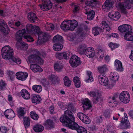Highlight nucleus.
Listing matches in <instances>:
<instances>
[{"label":"nucleus","instance_id":"1","mask_svg":"<svg viewBox=\"0 0 133 133\" xmlns=\"http://www.w3.org/2000/svg\"><path fill=\"white\" fill-rule=\"evenodd\" d=\"M72 113L69 110L65 111L64 115L60 118V121L62 123L66 124V126L69 128L76 130L79 125L75 122V118Z\"/></svg>","mask_w":133,"mask_h":133},{"label":"nucleus","instance_id":"2","mask_svg":"<svg viewBox=\"0 0 133 133\" xmlns=\"http://www.w3.org/2000/svg\"><path fill=\"white\" fill-rule=\"evenodd\" d=\"M2 55V58L5 59L12 61L18 64H20V59L13 56L14 50L13 48L9 45H7L3 47L1 49Z\"/></svg>","mask_w":133,"mask_h":133},{"label":"nucleus","instance_id":"3","mask_svg":"<svg viewBox=\"0 0 133 133\" xmlns=\"http://www.w3.org/2000/svg\"><path fill=\"white\" fill-rule=\"evenodd\" d=\"M78 22L75 20H68L63 22L61 24V28L65 31L74 30L78 25Z\"/></svg>","mask_w":133,"mask_h":133},{"label":"nucleus","instance_id":"4","mask_svg":"<svg viewBox=\"0 0 133 133\" xmlns=\"http://www.w3.org/2000/svg\"><path fill=\"white\" fill-rule=\"evenodd\" d=\"M40 55L39 52L37 51L35 54L31 55L28 57L26 61L31 64L34 63L43 64V60L40 57Z\"/></svg>","mask_w":133,"mask_h":133},{"label":"nucleus","instance_id":"5","mask_svg":"<svg viewBox=\"0 0 133 133\" xmlns=\"http://www.w3.org/2000/svg\"><path fill=\"white\" fill-rule=\"evenodd\" d=\"M26 34H36L39 33L40 30V28L38 27L32 26L30 24H28L26 25Z\"/></svg>","mask_w":133,"mask_h":133},{"label":"nucleus","instance_id":"6","mask_svg":"<svg viewBox=\"0 0 133 133\" xmlns=\"http://www.w3.org/2000/svg\"><path fill=\"white\" fill-rule=\"evenodd\" d=\"M88 94L93 97L92 101L94 104L99 103L102 100L101 94L97 92L91 91L88 93Z\"/></svg>","mask_w":133,"mask_h":133},{"label":"nucleus","instance_id":"7","mask_svg":"<svg viewBox=\"0 0 133 133\" xmlns=\"http://www.w3.org/2000/svg\"><path fill=\"white\" fill-rule=\"evenodd\" d=\"M52 3L50 0H42V4H39V6L43 11L48 10L51 8Z\"/></svg>","mask_w":133,"mask_h":133},{"label":"nucleus","instance_id":"8","mask_svg":"<svg viewBox=\"0 0 133 133\" xmlns=\"http://www.w3.org/2000/svg\"><path fill=\"white\" fill-rule=\"evenodd\" d=\"M119 98L121 101L125 104L128 103L130 100V96L128 92L124 91L120 94Z\"/></svg>","mask_w":133,"mask_h":133},{"label":"nucleus","instance_id":"9","mask_svg":"<svg viewBox=\"0 0 133 133\" xmlns=\"http://www.w3.org/2000/svg\"><path fill=\"white\" fill-rule=\"evenodd\" d=\"M69 62L72 67H76L81 64V61L79 58L76 55H73L70 58Z\"/></svg>","mask_w":133,"mask_h":133},{"label":"nucleus","instance_id":"10","mask_svg":"<svg viewBox=\"0 0 133 133\" xmlns=\"http://www.w3.org/2000/svg\"><path fill=\"white\" fill-rule=\"evenodd\" d=\"M0 30L5 34H8L9 32L7 24L4 21L2 20L0 21Z\"/></svg>","mask_w":133,"mask_h":133},{"label":"nucleus","instance_id":"11","mask_svg":"<svg viewBox=\"0 0 133 133\" xmlns=\"http://www.w3.org/2000/svg\"><path fill=\"white\" fill-rule=\"evenodd\" d=\"M98 79L100 83L102 85H106L108 84V79L104 74H100L98 76Z\"/></svg>","mask_w":133,"mask_h":133},{"label":"nucleus","instance_id":"12","mask_svg":"<svg viewBox=\"0 0 133 133\" xmlns=\"http://www.w3.org/2000/svg\"><path fill=\"white\" fill-rule=\"evenodd\" d=\"M38 36V40L37 43L38 44H40L41 43L44 42L43 39L46 40L48 38V35L45 33L41 32L39 30L38 34H37Z\"/></svg>","mask_w":133,"mask_h":133},{"label":"nucleus","instance_id":"13","mask_svg":"<svg viewBox=\"0 0 133 133\" xmlns=\"http://www.w3.org/2000/svg\"><path fill=\"white\" fill-rule=\"evenodd\" d=\"M118 7L121 11L124 13H126L125 10L127 9H129L131 7V5L127 1L124 2L119 3Z\"/></svg>","mask_w":133,"mask_h":133},{"label":"nucleus","instance_id":"14","mask_svg":"<svg viewBox=\"0 0 133 133\" xmlns=\"http://www.w3.org/2000/svg\"><path fill=\"white\" fill-rule=\"evenodd\" d=\"M110 77L111 79V82L112 83L111 84H109L110 85L109 88H111L114 86L115 82L118 79V77L117 74L116 72H111L110 74Z\"/></svg>","mask_w":133,"mask_h":133},{"label":"nucleus","instance_id":"15","mask_svg":"<svg viewBox=\"0 0 133 133\" xmlns=\"http://www.w3.org/2000/svg\"><path fill=\"white\" fill-rule=\"evenodd\" d=\"M77 116L83 122L89 124L90 122V121L88 117L81 112L78 113Z\"/></svg>","mask_w":133,"mask_h":133},{"label":"nucleus","instance_id":"16","mask_svg":"<svg viewBox=\"0 0 133 133\" xmlns=\"http://www.w3.org/2000/svg\"><path fill=\"white\" fill-rule=\"evenodd\" d=\"M119 31L123 33L124 32H128L131 31L132 29L131 26L125 24L119 26L118 28Z\"/></svg>","mask_w":133,"mask_h":133},{"label":"nucleus","instance_id":"17","mask_svg":"<svg viewBox=\"0 0 133 133\" xmlns=\"http://www.w3.org/2000/svg\"><path fill=\"white\" fill-rule=\"evenodd\" d=\"M26 30L24 29L19 30L16 32L15 37L17 41V43L22 41L23 36L24 34L26 33Z\"/></svg>","mask_w":133,"mask_h":133},{"label":"nucleus","instance_id":"18","mask_svg":"<svg viewBox=\"0 0 133 133\" xmlns=\"http://www.w3.org/2000/svg\"><path fill=\"white\" fill-rule=\"evenodd\" d=\"M26 30L24 29L19 30L16 32L15 37L17 41V43L22 41L23 36L24 34L26 33Z\"/></svg>","mask_w":133,"mask_h":133},{"label":"nucleus","instance_id":"19","mask_svg":"<svg viewBox=\"0 0 133 133\" xmlns=\"http://www.w3.org/2000/svg\"><path fill=\"white\" fill-rule=\"evenodd\" d=\"M26 30L24 29L19 30L16 32L15 37L17 41V43L22 41L23 36L24 34L26 33Z\"/></svg>","mask_w":133,"mask_h":133},{"label":"nucleus","instance_id":"20","mask_svg":"<svg viewBox=\"0 0 133 133\" xmlns=\"http://www.w3.org/2000/svg\"><path fill=\"white\" fill-rule=\"evenodd\" d=\"M26 30L24 29L19 30L16 32L15 37L17 41V43L22 41L23 36L24 34L26 33Z\"/></svg>","mask_w":133,"mask_h":133},{"label":"nucleus","instance_id":"21","mask_svg":"<svg viewBox=\"0 0 133 133\" xmlns=\"http://www.w3.org/2000/svg\"><path fill=\"white\" fill-rule=\"evenodd\" d=\"M88 57L91 58L94 57L95 55V52L93 50V48L90 47L87 48L85 50L84 53Z\"/></svg>","mask_w":133,"mask_h":133},{"label":"nucleus","instance_id":"22","mask_svg":"<svg viewBox=\"0 0 133 133\" xmlns=\"http://www.w3.org/2000/svg\"><path fill=\"white\" fill-rule=\"evenodd\" d=\"M109 17L115 21H117L121 17L119 12L112 11L110 12L108 14Z\"/></svg>","mask_w":133,"mask_h":133},{"label":"nucleus","instance_id":"23","mask_svg":"<svg viewBox=\"0 0 133 133\" xmlns=\"http://www.w3.org/2000/svg\"><path fill=\"white\" fill-rule=\"evenodd\" d=\"M4 114L8 118H11L15 116V115L13 111L11 109H9L6 110L4 112Z\"/></svg>","mask_w":133,"mask_h":133},{"label":"nucleus","instance_id":"24","mask_svg":"<svg viewBox=\"0 0 133 133\" xmlns=\"http://www.w3.org/2000/svg\"><path fill=\"white\" fill-rule=\"evenodd\" d=\"M16 75L17 79L22 81L25 80L28 76V74L26 72L17 73Z\"/></svg>","mask_w":133,"mask_h":133},{"label":"nucleus","instance_id":"25","mask_svg":"<svg viewBox=\"0 0 133 133\" xmlns=\"http://www.w3.org/2000/svg\"><path fill=\"white\" fill-rule=\"evenodd\" d=\"M112 6V4L111 1L110 0H107L105 1L104 4L102 5V8L104 11H107L110 9Z\"/></svg>","mask_w":133,"mask_h":133},{"label":"nucleus","instance_id":"26","mask_svg":"<svg viewBox=\"0 0 133 133\" xmlns=\"http://www.w3.org/2000/svg\"><path fill=\"white\" fill-rule=\"evenodd\" d=\"M31 101L33 103H38L41 102V99L38 95L35 94H32L31 96Z\"/></svg>","mask_w":133,"mask_h":133},{"label":"nucleus","instance_id":"27","mask_svg":"<svg viewBox=\"0 0 133 133\" xmlns=\"http://www.w3.org/2000/svg\"><path fill=\"white\" fill-rule=\"evenodd\" d=\"M21 95L22 97L25 99H30V96L29 92L25 89H23L21 91Z\"/></svg>","mask_w":133,"mask_h":133},{"label":"nucleus","instance_id":"28","mask_svg":"<svg viewBox=\"0 0 133 133\" xmlns=\"http://www.w3.org/2000/svg\"><path fill=\"white\" fill-rule=\"evenodd\" d=\"M83 107L84 109H89L92 107L91 102L88 99H85L83 103Z\"/></svg>","mask_w":133,"mask_h":133},{"label":"nucleus","instance_id":"29","mask_svg":"<svg viewBox=\"0 0 133 133\" xmlns=\"http://www.w3.org/2000/svg\"><path fill=\"white\" fill-rule=\"evenodd\" d=\"M30 68L34 72H41L42 71V69L38 65L35 64H30Z\"/></svg>","mask_w":133,"mask_h":133},{"label":"nucleus","instance_id":"30","mask_svg":"<svg viewBox=\"0 0 133 133\" xmlns=\"http://www.w3.org/2000/svg\"><path fill=\"white\" fill-rule=\"evenodd\" d=\"M28 20L32 22H34L38 20V18L35 14L34 13H29L28 15Z\"/></svg>","mask_w":133,"mask_h":133},{"label":"nucleus","instance_id":"31","mask_svg":"<svg viewBox=\"0 0 133 133\" xmlns=\"http://www.w3.org/2000/svg\"><path fill=\"white\" fill-rule=\"evenodd\" d=\"M124 38L128 41H133V32L130 31L126 32L124 36Z\"/></svg>","mask_w":133,"mask_h":133},{"label":"nucleus","instance_id":"32","mask_svg":"<svg viewBox=\"0 0 133 133\" xmlns=\"http://www.w3.org/2000/svg\"><path fill=\"white\" fill-rule=\"evenodd\" d=\"M56 57L59 60L67 59V55L65 52H57L56 54Z\"/></svg>","mask_w":133,"mask_h":133},{"label":"nucleus","instance_id":"33","mask_svg":"<svg viewBox=\"0 0 133 133\" xmlns=\"http://www.w3.org/2000/svg\"><path fill=\"white\" fill-rule=\"evenodd\" d=\"M115 66L117 70L119 71H122L123 68L122 63L118 60H116L115 62Z\"/></svg>","mask_w":133,"mask_h":133},{"label":"nucleus","instance_id":"34","mask_svg":"<svg viewBox=\"0 0 133 133\" xmlns=\"http://www.w3.org/2000/svg\"><path fill=\"white\" fill-rule=\"evenodd\" d=\"M53 41L54 43L61 44L63 41V37L59 35H57L54 37Z\"/></svg>","mask_w":133,"mask_h":133},{"label":"nucleus","instance_id":"35","mask_svg":"<svg viewBox=\"0 0 133 133\" xmlns=\"http://www.w3.org/2000/svg\"><path fill=\"white\" fill-rule=\"evenodd\" d=\"M86 48L87 46L86 45L83 43H81L77 48V50L79 54H83L85 52Z\"/></svg>","mask_w":133,"mask_h":133},{"label":"nucleus","instance_id":"36","mask_svg":"<svg viewBox=\"0 0 133 133\" xmlns=\"http://www.w3.org/2000/svg\"><path fill=\"white\" fill-rule=\"evenodd\" d=\"M102 30V26L101 27L96 26L92 28V33L95 36H96L99 34V32H101Z\"/></svg>","mask_w":133,"mask_h":133},{"label":"nucleus","instance_id":"37","mask_svg":"<svg viewBox=\"0 0 133 133\" xmlns=\"http://www.w3.org/2000/svg\"><path fill=\"white\" fill-rule=\"evenodd\" d=\"M118 94H115L112 98H111V101L109 102V103L110 104V105L111 106H114L117 103V102L115 101V100L118 97Z\"/></svg>","mask_w":133,"mask_h":133},{"label":"nucleus","instance_id":"38","mask_svg":"<svg viewBox=\"0 0 133 133\" xmlns=\"http://www.w3.org/2000/svg\"><path fill=\"white\" fill-rule=\"evenodd\" d=\"M26 110L25 108L20 107L18 110L17 112L19 117L21 118L26 113Z\"/></svg>","mask_w":133,"mask_h":133},{"label":"nucleus","instance_id":"39","mask_svg":"<svg viewBox=\"0 0 133 133\" xmlns=\"http://www.w3.org/2000/svg\"><path fill=\"white\" fill-rule=\"evenodd\" d=\"M87 77L85 79V81L87 82H92L94 80L92 77V74L90 71H88L87 72Z\"/></svg>","mask_w":133,"mask_h":133},{"label":"nucleus","instance_id":"40","mask_svg":"<svg viewBox=\"0 0 133 133\" xmlns=\"http://www.w3.org/2000/svg\"><path fill=\"white\" fill-rule=\"evenodd\" d=\"M33 129L37 132H41L44 129L43 127L41 125L37 124L33 127Z\"/></svg>","mask_w":133,"mask_h":133},{"label":"nucleus","instance_id":"41","mask_svg":"<svg viewBox=\"0 0 133 133\" xmlns=\"http://www.w3.org/2000/svg\"><path fill=\"white\" fill-rule=\"evenodd\" d=\"M120 125L122 128L126 129L130 127V123L127 120H124L123 121L122 120L121 121Z\"/></svg>","mask_w":133,"mask_h":133},{"label":"nucleus","instance_id":"42","mask_svg":"<svg viewBox=\"0 0 133 133\" xmlns=\"http://www.w3.org/2000/svg\"><path fill=\"white\" fill-rule=\"evenodd\" d=\"M86 14L87 15V19L90 21L92 20L94 17L95 12L93 10L87 12Z\"/></svg>","mask_w":133,"mask_h":133},{"label":"nucleus","instance_id":"43","mask_svg":"<svg viewBox=\"0 0 133 133\" xmlns=\"http://www.w3.org/2000/svg\"><path fill=\"white\" fill-rule=\"evenodd\" d=\"M97 68L98 71L101 74H104L107 70V66L106 65L99 66Z\"/></svg>","mask_w":133,"mask_h":133},{"label":"nucleus","instance_id":"44","mask_svg":"<svg viewBox=\"0 0 133 133\" xmlns=\"http://www.w3.org/2000/svg\"><path fill=\"white\" fill-rule=\"evenodd\" d=\"M54 46L53 47V49L55 51H58L61 50L63 48V46L61 44L54 43Z\"/></svg>","mask_w":133,"mask_h":133},{"label":"nucleus","instance_id":"45","mask_svg":"<svg viewBox=\"0 0 133 133\" xmlns=\"http://www.w3.org/2000/svg\"><path fill=\"white\" fill-rule=\"evenodd\" d=\"M45 126L47 128H54V124L52 120L48 119L45 124Z\"/></svg>","mask_w":133,"mask_h":133},{"label":"nucleus","instance_id":"46","mask_svg":"<svg viewBox=\"0 0 133 133\" xmlns=\"http://www.w3.org/2000/svg\"><path fill=\"white\" fill-rule=\"evenodd\" d=\"M79 79V78L77 76L74 77L73 79L75 85L78 88H79L81 86V82Z\"/></svg>","mask_w":133,"mask_h":133},{"label":"nucleus","instance_id":"47","mask_svg":"<svg viewBox=\"0 0 133 133\" xmlns=\"http://www.w3.org/2000/svg\"><path fill=\"white\" fill-rule=\"evenodd\" d=\"M54 68L55 70L58 72L61 71L63 68V66L61 64L59 63H56L54 65Z\"/></svg>","mask_w":133,"mask_h":133},{"label":"nucleus","instance_id":"48","mask_svg":"<svg viewBox=\"0 0 133 133\" xmlns=\"http://www.w3.org/2000/svg\"><path fill=\"white\" fill-rule=\"evenodd\" d=\"M32 89L36 92L39 93L41 92L42 90V88L41 86L35 85L32 87Z\"/></svg>","mask_w":133,"mask_h":133},{"label":"nucleus","instance_id":"49","mask_svg":"<svg viewBox=\"0 0 133 133\" xmlns=\"http://www.w3.org/2000/svg\"><path fill=\"white\" fill-rule=\"evenodd\" d=\"M64 85L68 87H70L71 85V81L67 76H65L63 78Z\"/></svg>","mask_w":133,"mask_h":133},{"label":"nucleus","instance_id":"50","mask_svg":"<svg viewBox=\"0 0 133 133\" xmlns=\"http://www.w3.org/2000/svg\"><path fill=\"white\" fill-rule=\"evenodd\" d=\"M83 29L80 26L77 28V32L79 34V36L81 37H84L85 36V34L83 31Z\"/></svg>","mask_w":133,"mask_h":133},{"label":"nucleus","instance_id":"51","mask_svg":"<svg viewBox=\"0 0 133 133\" xmlns=\"http://www.w3.org/2000/svg\"><path fill=\"white\" fill-rule=\"evenodd\" d=\"M76 131L78 133H87V131L86 128L80 126H79Z\"/></svg>","mask_w":133,"mask_h":133},{"label":"nucleus","instance_id":"52","mask_svg":"<svg viewBox=\"0 0 133 133\" xmlns=\"http://www.w3.org/2000/svg\"><path fill=\"white\" fill-rule=\"evenodd\" d=\"M49 79L54 83H55L57 81L58 79V77L54 75L51 74L49 76Z\"/></svg>","mask_w":133,"mask_h":133},{"label":"nucleus","instance_id":"53","mask_svg":"<svg viewBox=\"0 0 133 133\" xmlns=\"http://www.w3.org/2000/svg\"><path fill=\"white\" fill-rule=\"evenodd\" d=\"M101 25L103 26L102 28L104 29L105 30L109 32L110 30V27L107 24L106 22L105 21H102L101 23Z\"/></svg>","mask_w":133,"mask_h":133},{"label":"nucleus","instance_id":"54","mask_svg":"<svg viewBox=\"0 0 133 133\" xmlns=\"http://www.w3.org/2000/svg\"><path fill=\"white\" fill-rule=\"evenodd\" d=\"M6 84L3 80L0 81V90H3L6 89Z\"/></svg>","mask_w":133,"mask_h":133},{"label":"nucleus","instance_id":"55","mask_svg":"<svg viewBox=\"0 0 133 133\" xmlns=\"http://www.w3.org/2000/svg\"><path fill=\"white\" fill-rule=\"evenodd\" d=\"M24 124L25 128L28 127L30 125V119L28 117H25L24 118Z\"/></svg>","mask_w":133,"mask_h":133},{"label":"nucleus","instance_id":"56","mask_svg":"<svg viewBox=\"0 0 133 133\" xmlns=\"http://www.w3.org/2000/svg\"><path fill=\"white\" fill-rule=\"evenodd\" d=\"M17 44L19 45V47L21 49L22 48L27 49L28 47V45L25 43L22 42V41L17 43Z\"/></svg>","mask_w":133,"mask_h":133},{"label":"nucleus","instance_id":"57","mask_svg":"<svg viewBox=\"0 0 133 133\" xmlns=\"http://www.w3.org/2000/svg\"><path fill=\"white\" fill-rule=\"evenodd\" d=\"M30 115L31 117L35 120H37L38 118V115L34 111H32L30 113Z\"/></svg>","mask_w":133,"mask_h":133},{"label":"nucleus","instance_id":"58","mask_svg":"<svg viewBox=\"0 0 133 133\" xmlns=\"http://www.w3.org/2000/svg\"><path fill=\"white\" fill-rule=\"evenodd\" d=\"M96 2V0H87L85 4L87 6H92Z\"/></svg>","mask_w":133,"mask_h":133},{"label":"nucleus","instance_id":"59","mask_svg":"<svg viewBox=\"0 0 133 133\" xmlns=\"http://www.w3.org/2000/svg\"><path fill=\"white\" fill-rule=\"evenodd\" d=\"M41 83L44 87H46L50 84L49 82L45 78L41 80Z\"/></svg>","mask_w":133,"mask_h":133},{"label":"nucleus","instance_id":"60","mask_svg":"<svg viewBox=\"0 0 133 133\" xmlns=\"http://www.w3.org/2000/svg\"><path fill=\"white\" fill-rule=\"evenodd\" d=\"M109 46L111 48V50H113L118 47L117 45L116 44L113 43L111 42L109 44Z\"/></svg>","mask_w":133,"mask_h":133},{"label":"nucleus","instance_id":"61","mask_svg":"<svg viewBox=\"0 0 133 133\" xmlns=\"http://www.w3.org/2000/svg\"><path fill=\"white\" fill-rule=\"evenodd\" d=\"M24 37L26 39L28 42H31L34 41V39H33V38L30 35H24Z\"/></svg>","mask_w":133,"mask_h":133},{"label":"nucleus","instance_id":"62","mask_svg":"<svg viewBox=\"0 0 133 133\" xmlns=\"http://www.w3.org/2000/svg\"><path fill=\"white\" fill-rule=\"evenodd\" d=\"M8 75L11 79L14 77L15 73L12 71H9L7 72Z\"/></svg>","mask_w":133,"mask_h":133},{"label":"nucleus","instance_id":"63","mask_svg":"<svg viewBox=\"0 0 133 133\" xmlns=\"http://www.w3.org/2000/svg\"><path fill=\"white\" fill-rule=\"evenodd\" d=\"M103 115L106 118H108L110 117V112L108 110H107L105 111L103 114Z\"/></svg>","mask_w":133,"mask_h":133},{"label":"nucleus","instance_id":"64","mask_svg":"<svg viewBox=\"0 0 133 133\" xmlns=\"http://www.w3.org/2000/svg\"><path fill=\"white\" fill-rule=\"evenodd\" d=\"M8 132L7 128L5 126H1L0 133H7Z\"/></svg>","mask_w":133,"mask_h":133}]
</instances>
